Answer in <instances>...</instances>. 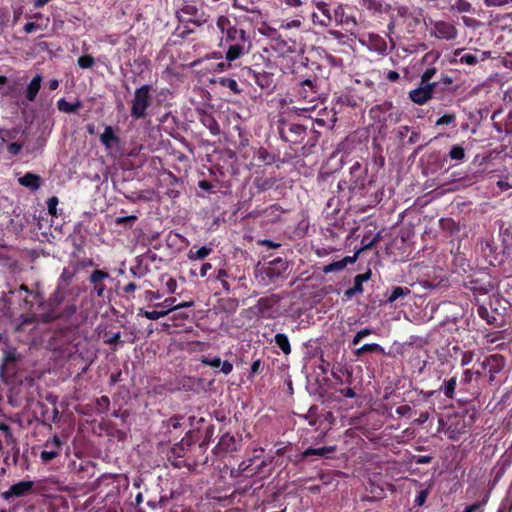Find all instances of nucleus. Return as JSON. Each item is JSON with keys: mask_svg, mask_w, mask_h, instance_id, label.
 I'll list each match as a JSON object with an SVG mask.
<instances>
[{"mask_svg": "<svg viewBox=\"0 0 512 512\" xmlns=\"http://www.w3.org/2000/svg\"><path fill=\"white\" fill-rule=\"evenodd\" d=\"M216 26L221 34L226 35L229 41H241L242 43L248 42V36L243 29H237L232 25L230 19L226 16H219L216 21Z\"/></svg>", "mask_w": 512, "mask_h": 512, "instance_id": "obj_1", "label": "nucleus"}, {"mask_svg": "<svg viewBox=\"0 0 512 512\" xmlns=\"http://www.w3.org/2000/svg\"><path fill=\"white\" fill-rule=\"evenodd\" d=\"M151 103L150 86L143 85L135 91L132 102V115L136 118L143 117L147 107Z\"/></svg>", "mask_w": 512, "mask_h": 512, "instance_id": "obj_2", "label": "nucleus"}, {"mask_svg": "<svg viewBox=\"0 0 512 512\" xmlns=\"http://www.w3.org/2000/svg\"><path fill=\"white\" fill-rule=\"evenodd\" d=\"M377 240H378V236L375 237L373 240H371L369 243L365 244L364 247L361 250L357 251L353 256H346L339 261H335V262H332V263L326 265L323 268V271L325 273H330V272L343 270L348 264H353L357 260L359 254L362 250L369 249L377 242Z\"/></svg>", "mask_w": 512, "mask_h": 512, "instance_id": "obj_3", "label": "nucleus"}, {"mask_svg": "<svg viewBox=\"0 0 512 512\" xmlns=\"http://www.w3.org/2000/svg\"><path fill=\"white\" fill-rule=\"evenodd\" d=\"M436 85H437L436 83H432V84H421L420 83V86L418 88L411 90L409 92V98L411 99L412 102H414L418 105H423L428 100L431 99L432 93H433Z\"/></svg>", "mask_w": 512, "mask_h": 512, "instance_id": "obj_4", "label": "nucleus"}, {"mask_svg": "<svg viewBox=\"0 0 512 512\" xmlns=\"http://www.w3.org/2000/svg\"><path fill=\"white\" fill-rule=\"evenodd\" d=\"M433 33L437 38L452 40L457 36L456 28L446 22H436L433 28Z\"/></svg>", "mask_w": 512, "mask_h": 512, "instance_id": "obj_5", "label": "nucleus"}, {"mask_svg": "<svg viewBox=\"0 0 512 512\" xmlns=\"http://www.w3.org/2000/svg\"><path fill=\"white\" fill-rule=\"evenodd\" d=\"M33 485V481H20L13 484L7 491H5L3 493V497L5 499H10L11 497L23 496L32 489Z\"/></svg>", "mask_w": 512, "mask_h": 512, "instance_id": "obj_6", "label": "nucleus"}, {"mask_svg": "<svg viewBox=\"0 0 512 512\" xmlns=\"http://www.w3.org/2000/svg\"><path fill=\"white\" fill-rule=\"evenodd\" d=\"M42 80V76L37 74L29 82L25 90V97L28 101L33 102L36 99L37 94L41 88Z\"/></svg>", "mask_w": 512, "mask_h": 512, "instance_id": "obj_7", "label": "nucleus"}, {"mask_svg": "<svg viewBox=\"0 0 512 512\" xmlns=\"http://www.w3.org/2000/svg\"><path fill=\"white\" fill-rule=\"evenodd\" d=\"M334 20L337 24H345L356 26L357 21L355 17L347 15L344 10V5L339 4L334 10Z\"/></svg>", "mask_w": 512, "mask_h": 512, "instance_id": "obj_8", "label": "nucleus"}, {"mask_svg": "<svg viewBox=\"0 0 512 512\" xmlns=\"http://www.w3.org/2000/svg\"><path fill=\"white\" fill-rule=\"evenodd\" d=\"M19 183L22 186L35 191L40 187V178L33 173H26L23 177L19 178Z\"/></svg>", "mask_w": 512, "mask_h": 512, "instance_id": "obj_9", "label": "nucleus"}, {"mask_svg": "<svg viewBox=\"0 0 512 512\" xmlns=\"http://www.w3.org/2000/svg\"><path fill=\"white\" fill-rule=\"evenodd\" d=\"M245 53V47L244 43L241 41H236L235 44L230 45L227 53H226V59L228 61H234L238 58H240Z\"/></svg>", "mask_w": 512, "mask_h": 512, "instance_id": "obj_10", "label": "nucleus"}, {"mask_svg": "<svg viewBox=\"0 0 512 512\" xmlns=\"http://www.w3.org/2000/svg\"><path fill=\"white\" fill-rule=\"evenodd\" d=\"M316 7L323 15V20L318 21V25L322 27L329 26L332 21V15L330 13L328 5L325 2L318 1L316 2Z\"/></svg>", "mask_w": 512, "mask_h": 512, "instance_id": "obj_11", "label": "nucleus"}, {"mask_svg": "<svg viewBox=\"0 0 512 512\" xmlns=\"http://www.w3.org/2000/svg\"><path fill=\"white\" fill-rule=\"evenodd\" d=\"M57 107L61 112L73 113L81 107V102L77 100L72 103L66 101L64 98H61L57 102Z\"/></svg>", "mask_w": 512, "mask_h": 512, "instance_id": "obj_12", "label": "nucleus"}, {"mask_svg": "<svg viewBox=\"0 0 512 512\" xmlns=\"http://www.w3.org/2000/svg\"><path fill=\"white\" fill-rule=\"evenodd\" d=\"M101 142L107 147L111 148L114 144L117 143V137L114 134L113 129L108 126L105 128L104 132L101 134Z\"/></svg>", "mask_w": 512, "mask_h": 512, "instance_id": "obj_13", "label": "nucleus"}, {"mask_svg": "<svg viewBox=\"0 0 512 512\" xmlns=\"http://www.w3.org/2000/svg\"><path fill=\"white\" fill-rule=\"evenodd\" d=\"M334 451H335L334 446L321 447V448H308L302 453V456L308 457V456L314 455V456H318V457H323L326 454L334 452Z\"/></svg>", "mask_w": 512, "mask_h": 512, "instance_id": "obj_14", "label": "nucleus"}, {"mask_svg": "<svg viewBox=\"0 0 512 512\" xmlns=\"http://www.w3.org/2000/svg\"><path fill=\"white\" fill-rule=\"evenodd\" d=\"M275 343L282 350L285 355L291 353V346L288 337L283 333H277L275 335Z\"/></svg>", "mask_w": 512, "mask_h": 512, "instance_id": "obj_15", "label": "nucleus"}, {"mask_svg": "<svg viewBox=\"0 0 512 512\" xmlns=\"http://www.w3.org/2000/svg\"><path fill=\"white\" fill-rule=\"evenodd\" d=\"M361 6L372 13L382 12L383 3L381 0H359Z\"/></svg>", "mask_w": 512, "mask_h": 512, "instance_id": "obj_16", "label": "nucleus"}, {"mask_svg": "<svg viewBox=\"0 0 512 512\" xmlns=\"http://www.w3.org/2000/svg\"><path fill=\"white\" fill-rule=\"evenodd\" d=\"M211 253V249L208 247H201L198 250H190L188 252V258L190 260H201L207 257Z\"/></svg>", "mask_w": 512, "mask_h": 512, "instance_id": "obj_17", "label": "nucleus"}, {"mask_svg": "<svg viewBox=\"0 0 512 512\" xmlns=\"http://www.w3.org/2000/svg\"><path fill=\"white\" fill-rule=\"evenodd\" d=\"M372 353V352H383V348L379 345V344H376V343H371V344H364L363 346H361L360 348H358L356 351H355V355L356 356H360L364 353Z\"/></svg>", "mask_w": 512, "mask_h": 512, "instance_id": "obj_18", "label": "nucleus"}, {"mask_svg": "<svg viewBox=\"0 0 512 512\" xmlns=\"http://www.w3.org/2000/svg\"><path fill=\"white\" fill-rule=\"evenodd\" d=\"M169 313V309L166 310H153V311H143L142 309H139V315H143L148 319L151 320H157L161 317L166 316Z\"/></svg>", "mask_w": 512, "mask_h": 512, "instance_id": "obj_19", "label": "nucleus"}, {"mask_svg": "<svg viewBox=\"0 0 512 512\" xmlns=\"http://www.w3.org/2000/svg\"><path fill=\"white\" fill-rule=\"evenodd\" d=\"M410 293V290L407 289V288H403V287H395L393 288L391 294L389 295L387 301L389 303H393L394 301H396L397 299L401 298V297H404L406 295H408Z\"/></svg>", "mask_w": 512, "mask_h": 512, "instance_id": "obj_20", "label": "nucleus"}, {"mask_svg": "<svg viewBox=\"0 0 512 512\" xmlns=\"http://www.w3.org/2000/svg\"><path fill=\"white\" fill-rule=\"evenodd\" d=\"M451 9L459 13L469 12L471 10V4L466 0H456L451 6Z\"/></svg>", "mask_w": 512, "mask_h": 512, "instance_id": "obj_21", "label": "nucleus"}, {"mask_svg": "<svg viewBox=\"0 0 512 512\" xmlns=\"http://www.w3.org/2000/svg\"><path fill=\"white\" fill-rule=\"evenodd\" d=\"M59 455V450L57 449H50V450H44L40 454V458L43 462H49L56 458Z\"/></svg>", "mask_w": 512, "mask_h": 512, "instance_id": "obj_22", "label": "nucleus"}, {"mask_svg": "<svg viewBox=\"0 0 512 512\" xmlns=\"http://www.w3.org/2000/svg\"><path fill=\"white\" fill-rule=\"evenodd\" d=\"M455 388H456V378L449 379L443 387V392H444L445 396L452 397L454 394Z\"/></svg>", "mask_w": 512, "mask_h": 512, "instance_id": "obj_23", "label": "nucleus"}, {"mask_svg": "<svg viewBox=\"0 0 512 512\" xmlns=\"http://www.w3.org/2000/svg\"><path fill=\"white\" fill-rule=\"evenodd\" d=\"M449 155L452 159L461 160L465 156V151L461 146H453L449 152Z\"/></svg>", "mask_w": 512, "mask_h": 512, "instance_id": "obj_24", "label": "nucleus"}, {"mask_svg": "<svg viewBox=\"0 0 512 512\" xmlns=\"http://www.w3.org/2000/svg\"><path fill=\"white\" fill-rule=\"evenodd\" d=\"M78 65L83 69L91 68L94 65V59L89 55L81 56L78 59Z\"/></svg>", "mask_w": 512, "mask_h": 512, "instance_id": "obj_25", "label": "nucleus"}, {"mask_svg": "<svg viewBox=\"0 0 512 512\" xmlns=\"http://www.w3.org/2000/svg\"><path fill=\"white\" fill-rule=\"evenodd\" d=\"M369 279V274H359L354 278V290L362 292V283Z\"/></svg>", "mask_w": 512, "mask_h": 512, "instance_id": "obj_26", "label": "nucleus"}, {"mask_svg": "<svg viewBox=\"0 0 512 512\" xmlns=\"http://www.w3.org/2000/svg\"><path fill=\"white\" fill-rule=\"evenodd\" d=\"M372 333L371 329L365 328L357 332V334L354 336L352 343L353 345H357L360 343V341L365 338L366 336L370 335Z\"/></svg>", "mask_w": 512, "mask_h": 512, "instance_id": "obj_27", "label": "nucleus"}, {"mask_svg": "<svg viewBox=\"0 0 512 512\" xmlns=\"http://www.w3.org/2000/svg\"><path fill=\"white\" fill-rule=\"evenodd\" d=\"M456 117L454 114H445L436 121V125H449L455 121Z\"/></svg>", "mask_w": 512, "mask_h": 512, "instance_id": "obj_28", "label": "nucleus"}, {"mask_svg": "<svg viewBox=\"0 0 512 512\" xmlns=\"http://www.w3.org/2000/svg\"><path fill=\"white\" fill-rule=\"evenodd\" d=\"M57 205H58V198L57 197H51L47 201V207L48 212L55 216L57 214Z\"/></svg>", "mask_w": 512, "mask_h": 512, "instance_id": "obj_29", "label": "nucleus"}, {"mask_svg": "<svg viewBox=\"0 0 512 512\" xmlns=\"http://www.w3.org/2000/svg\"><path fill=\"white\" fill-rule=\"evenodd\" d=\"M302 25V22L300 19H294L291 21L282 22L280 25L281 29H292V28H300Z\"/></svg>", "mask_w": 512, "mask_h": 512, "instance_id": "obj_30", "label": "nucleus"}, {"mask_svg": "<svg viewBox=\"0 0 512 512\" xmlns=\"http://www.w3.org/2000/svg\"><path fill=\"white\" fill-rule=\"evenodd\" d=\"M61 441L59 439L58 436H54L52 439L48 440L45 442L44 446L46 448H51V449H57L59 450L60 447H61Z\"/></svg>", "mask_w": 512, "mask_h": 512, "instance_id": "obj_31", "label": "nucleus"}, {"mask_svg": "<svg viewBox=\"0 0 512 512\" xmlns=\"http://www.w3.org/2000/svg\"><path fill=\"white\" fill-rule=\"evenodd\" d=\"M174 303H175L174 298H168V299H165L162 303L157 304V306L163 308L162 310L169 309V312H170L172 310H176V308H175L176 305H174Z\"/></svg>", "mask_w": 512, "mask_h": 512, "instance_id": "obj_32", "label": "nucleus"}, {"mask_svg": "<svg viewBox=\"0 0 512 512\" xmlns=\"http://www.w3.org/2000/svg\"><path fill=\"white\" fill-rule=\"evenodd\" d=\"M435 73V68L427 69L421 76V84H430L429 80L434 76Z\"/></svg>", "mask_w": 512, "mask_h": 512, "instance_id": "obj_33", "label": "nucleus"}, {"mask_svg": "<svg viewBox=\"0 0 512 512\" xmlns=\"http://www.w3.org/2000/svg\"><path fill=\"white\" fill-rule=\"evenodd\" d=\"M202 363H204L205 365L211 366L213 368H217V367H220V365H221V359L218 357H215L213 359L203 358Z\"/></svg>", "mask_w": 512, "mask_h": 512, "instance_id": "obj_34", "label": "nucleus"}, {"mask_svg": "<svg viewBox=\"0 0 512 512\" xmlns=\"http://www.w3.org/2000/svg\"><path fill=\"white\" fill-rule=\"evenodd\" d=\"M412 409L408 405H402L396 408V414L399 416H408L410 415Z\"/></svg>", "mask_w": 512, "mask_h": 512, "instance_id": "obj_35", "label": "nucleus"}, {"mask_svg": "<svg viewBox=\"0 0 512 512\" xmlns=\"http://www.w3.org/2000/svg\"><path fill=\"white\" fill-rule=\"evenodd\" d=\"M461 62L474 65L477 63V57L473 54H465L461 57Z\"/></svg>", "mask_w": 512, "mask_h": 512, "instance_id": "obj_36", "label": "nucleus"}, {"mask_svg": "<svg viewBox=\"0 0 512 512\" xmlns=\"http://www.w3.org/2000/svg\"><path fill=\"white\" fill-rule=\"evenodd\" d=\"M286 7L298 8L303 4V0H281Z\"/></svg>", "mask_w": 512, "mask_h": 512, "instance_id": "obj_37", "label": "nucleus"}, {"mask_svg": "<svg viewBox=\"0 0 512 512\" xmlns=\"http://www.w3.org/2000/svg\"><path fill=\"white\" fill-rule=\"evenodd\" d=\"M105 277H107V274L100 271V270H96L92 273L91 275V281L96 283L102 279H104Z\"/></svg>", "mask_w": 512, "mask_h": 512, "instance_id": "obj_38", "label": "nucleus"}, {"mask_svg": "<svg viewBox=\"0 0 512 512\" xmlns=\"http://www.w3.org/2000/svg\"><path fill=\"white\" fill-rule=\"evenodd\" d=\"M166 289L169 293H174L177 288L176 280L173 278H169L165 283Z\"/></svg>", "mask_w": 512, "mask_h": 512, "instance_id": "obj_39", "label": "nucleus"}, {"mask_svg": "<svg viewBox=\"0 0 512 512\" xmlns=\"http://www.w3.org/2000/svg\"><path fill=\"white\" fill-rule=\"evenodd\" d=\"M7 149H8V152L10 154L16 155V154H18L20 152L21 145L18 144V143H11V144L8 145Z\"/></svg>", "mask_w": 512, "mask_h": 512, "instance_id": "obj_40", "label": "nucleus"}, {"mask_svg": "<svg viewBox=\"0 0 512 512\" xmlns=\"http://www.w3.org/2000/svg\"><path fill=\"white\" fill-rule=\"evenodd\" d=\"M220 366H221V371L226 375L229 374L233 369V365L228 361H224V362L221 361Z\"/></svg>", "mask_w": 512, "mask_h": 512, "instance_id": "obj_41", "label": "nucleus"}, {"mask_svg": "<svg viewBox=\"0 0 512 512\" xmlns=\"http://www.w3.org/2000/svg\"><path fill=\"white\" fill-rule=\"evenodd\" d=\"M427 491L426 490H422L418 496L416 497V503L421 506L424 504V502L426 501V498H427Z\"/></svg>", "mask_w": 512, "mask_h": 512, "instance_id": "obj_42", "label": "nucleus"}, {"mask_svg": "<svg viewBox=\"0 0 512 512\" xmlns=\"http://www.w3.org/2000/svg\"><path fill=\"white\" fill-rule=\"evenodd\" d=\"M0 431L7 437V438H11V432H10V428L8 425L4 424V423H0Z\"/></svg>", "mask_w": 512, "mask_h": 512, "instance_id": "obj_43", "label": "nucleus"}, {"mask_svg": "<svg viewBox=\"0 0 512 512\" xmlns=\"http://www.w3.org/2000/svg\"><path fill=\"white\" fill-rule=\"evenodd\" d=\"M227 86L234 92L238 93L239 92V88H238V84L235 80L233 79H229L227 80Z\"/></svg>", "mask_w": 512, "mask_h": 512, "instance_id": "obj_44", "label": "nucleus"}, {"mask_svg": "<svg viewBox=\"0 0 512 512\" xmlns=\"http://www.w3.org/2000/svg\"><path fill=\"white\" fill-rule=\"evenodd\" d=\"M212 268L211 264L210 263H205L202 265L201 269H200V276L201 277H205L207 272Z\"/></svg>", "mask_w": 512, "mask_h": 512, "instance_id": "obj_45", "label": "nucleus"}, {"mask_svg": "<svg viewBox=\"0 0 512 512\" xmlns=\"http://www.w3.org/2000/svg\"><path fill=\"white\" fill-rule=\"evenodd\" d=\"M36 28L37 25L35 23L29 22L25 24L24 31L29 34L32 33Z\"/></svg>", "mask_w": 512, "mask_h": 512, "instance_id": "obj_46", "label": "nucleus"}, {"mask_svg": "<svg viewBox=\"0 0 512 512\" xmlns=\"http://www.w3.org/2000/svg\"><path fill=\"white\" fill-rule=\"evenodd\" d=\"M387 79L390 81H396L399 79V73L396 71H389L387 74Z\"/></svg>", "mask_w": 512, "mask_h": 512, "instance_id": "obj_47", "label": "nucleus"}, {"mask_svg": "<svg viewBox=\"0 0 512 512\" xmlns=\"http://www.w3.org/2000/svg\"><path fill=\"white\" fill-rule=\"evenodd\" d=\"M250 462L251 460H248V461H243L240 465H239V470L241 472H247L249 470V467H250Z\"/></svg>", "mask_w": 512, "mask_h": 512, "instance_id": "obj_48", "label": "nucleus"}, {"mask_svg": "<svg viewBox=\"0 0 512 512\" xmlns=\"http://www.w3.org/2000/svg\"><path fill=\"white\" fill-rule=\"evenodd\" d=\"M48 87L50 90H56L59 87V81L57 79L49 80Z\"/></svg>", "mask_w": 512, "mask_h": 512, "instance_id": "obj_49", "label": "nucleus"}, {"mask_svg": "<svg viewBox=\"0 0 512 512\" xmlns=\"http://www.w3.org/2000/svg\"><path fill=\"white\" fill-rule=\"evenodd\" d=\"M194 304L193 301H189V302H183V303H180V304H177L175 306L176 309H179V308H188V307H192Z\"/></svg>", "mask_w": 512, "mask_h": 512, "instance_id": "obj_50", "label": "nucleus"}, {"mask_svg": "<svg viewBox=\"0 0 512 512\" xmlns=\"http://www.w3.org/2000/svg\"><path fill=\"white\" fill-rule=\"evenodd\" d=\"M480 508H481V504L476 503V504H473V505L468 506V507L465 509V512H474L475 510L480 509Z\"/></svg>", "mask_w": 512, "mask_h": 512, "instance_id": "obj_51", "label": "nucleus"}, {"mask_svg": "<svg viewBox=\"0 0 512 512\" xmlns=\"http://www.w3.org/2000/svg\"><path fill=\"white\" fill-rule=\"evenodd\" d=\"M259 367H260V361L259 360L254 361L251 365V372L253 374L257 373V371L259 370Z\"/></svg>", "mask_w": 512, "mask_h": 512, "instance_id": "obj_52", "label": "nucleus"}, {"mask_svg": "<svg viewBox=\"0 0 512 512\" xmlns=\"http://www.w3.org/2000/svg\"><path fill=\"white\" fill-rule=\"evenodd\" d=\"M343 394L344 396L348 397V398H353L355 397V392L353 391V389L351 388H347L343 391Z\"/></svg>", "mask_w": 512, "mask_h": 512, "instance_id": "obj_53", "label": "nucleus"}, {"mask_svg": "<svg viewBox=\"0 0 512 512\" xmlns=\"http://www.w3.org/2000/svg\"><path fill=\"white\" fill-rule=\"evenodd\" d=\"M48 2H49L48 0H35L34 6L36 8H40V7H43L45 4H47Z\"/></svg>", "mask_w": 512, "mask_h": 512, "instance_id": "obj_54", "label": "nucleus"}, {"mask_svg": "<svg viewBox=\"0 0 512 512\" xmlns=\"http://www.w3.org/2000/svg\"><path fill=\"white\" fill-rule=\"evenodd\" d=\"M217 68H218L219 71H224L227 68H230V64H226L224 62H221V63L217 64Z\"/></svg>", "mask_w": 512, "mask_h": 512, "instance_id": "obj_55", "label": "nucleus"}, {"mask_svg": "<svg viewBox=\"0 0 512 512\" xmlns=\"http://www.w3.org/2000/svg\"><path fill=\"white\" fill-rule=\"evenodd\" d=\"M497 185H498L502 190H506V189H509V188H510V185H509L507 182H504V181H498V182H497Z\"/></svg>", "mask_w": 512, "mask_h": 512, "instance_id": "obj_56", "label": "nucleus"}, {"mask_svg": "<svg viewBox=\"0 0 512 512\" xmlns=\"http://www.w3.org/2000/svg\"><path fill=\"white\" fill-rule=\"evenodd\" d=\"M226 276H227V272L225 270H223V269L218 270V273H217L218 280H222Z\"/></svg>", "mask_w": 512, "mask_h": 512, "instance_id": "obj_57", "label": "nucleus"}, {"mask_svg": "<svg viewBox=\"0 0 512 512\" xmlns=\"http://www.w3.org/2000/svg\"><path fill=\"white\" fill-rule=\"evenodd\" d=\"M15 359V351H10L6 354L7 361H13Z\"/></svg>", "mask_w": 512, "mask_h": 512, "instance_id": "obj_58", "label": "nucleus"}, {"mask_svg": "<svg viewBox=\"0 0 512 512\" xmlns=\"http://www.w3.org/2000/svg\"><path fill=\"white\" fill-rule=\"evenodd\" d=\"M323 20V18H320L316 13L312 14V21L314 24L318 25V21Z\"/></svg>", "mask_w": 512, "mask_h": 512, "instance_id": "obj_59", "label": "nucleus"}, {"mask_svg": "<svg viewBox=\"0 0 512 512\" xmlns=\"http://www.w3.org/2000/svg\"><path fill=\"white\" fill-rule=\"evenodd\" d=\"M140 66H141V69H140L139 73L141 74V73H143L144 69H147L148 62L146 60H143Z\"/></svg>", "mask_w": 512, "mask_h": 512, "instance_id": "obj_60", "label": "nucleus"}, {"mask_svg": "<svg viewBox=\"0 0 512 512\" xmlns=\"http://www.w3.org/2000/svg\"><path fill=\"white\" fill-rule=\"evenodd\" d=\"M264 244L268 245L270 248H277V247H279V244L273 243V242L268 241V240L264 241Z\"/></svg>", "mask_w": 512, "mask_h": 512, "instance_id": "obj_61", "label": "nucleus"}, {"mask_svg": "<svg viewBox=\"0 0 512 512\" xmlns=\"http://www.w3.org/2000/svg\"><path fill=\"white\" fill-rule=\"evenodd\" d=\"M471 361V356H464L462 359V365L465 366Z\"/></svg>", "mask_w": 512, "mask_h": 512, "instance_id": "obj_62", "label": "nucleus"}, {"mask_svg": "<svg viewBox=\"0 0 512 512\" xmlns=\"http://www.w3.org/2000/svg\"><path fill=\"white\" fill-rule=\"evenodd\" d=\"M7 82V78L5 76H0V88H2Z\"/></svg>", "mask_w": 512, "mask_h": 512, "instance_id": "obj_63", "label": "nucleus"}, {"mask_svg": "<svg viewBox=\"0 0 512 512\" xmlns=\"http://www.w3.org/2000/svg\"><path fill=\"white\" fill-rule=\"evenodd\" d=\"M199 186L203 189H208L209 188V184L206 182V181H201L199 183Z\"/></svg>", "mask_w": 512, "mask_h": 512, "instance_id": "obj_64", "label": "nucleus"}]
</instances>
